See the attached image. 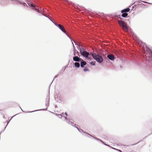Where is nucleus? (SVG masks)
Wrapping results in <instances>:
<instances>
[{
    "mask_svg": "<svg viewBox=\"0 0 152 152\" xmlns=\"http://www.w3.org/2000/svg\"><path fill=\"white\" fill-rule=\"evenodd\" d=\"M82 132H84V133H86V132H84L83 131V130H82Z\"/></svg>",
    "mask_w": 152,
    "mask_h": 152,
    "instance_id": "obj_17",
    "label": "nucleus"
},
{
    "mask_svg": "<svg viewBox=\"0 0 152 152\" xmlns=\"http://www.w3.org/2000/svg\"><path fill=\"white\" fill-rule=\"evenodd\" d=\"M88 69L86 68H85L84 69V71L85 72H87V71H88Z\"/></svg>",
    "mask_w": 152,
    "mask_h": 152,
    "instance_id": "obj_12",
    "label": "nucleus"
},
{
    "mask_svg": "<svg viewBox=\"0 0 152 152\" xmlns=\"http://www.w3.org/2000/svg\"><path fill=\"white\" fill-rule=\"evenodd\" d=\"M86 61H81L80 63V66L81 67H83L84 65H86Z\"/></svg>",
    "mask_w": 152,
    "mask_h": 152,
    "instance_id": "obj_8",
    "label": "nucleus"
},
{
    "mask_svg": "<svg viewBox=\"0 0 152 152\" xmlns=\"http://www.w3.org/2000/svg\"><path fill=\"white\" fill-rule=\"evenodd\" d=\"M58 26L59 28L64 33H65L66 34V30L64 28V27L61 24H58Z\"/></svg>",
    "mask_w": 152,
    "mask_h": 152,
    "instance_id": "obj_4",
    "label": "nucleus"
},
{
    "mask_svg": "<svg viewBox=\"0 0 152 152\" xmlns=\"http://www.w3.org/2000/svg\"><path fill=\"white\" fill-rule=\"evenodd\" d=\"M81 59L77 56H75L73 57V60L75 61L79 62L81 61Z\"/></svg>",
    "mask_w": 152,
    "mask_h": 152,
    "instance_id": "obj_5",
    "label": "nucleus"
},
{
    "mask_svg": "<svg viewBox=\"0 0 152 152\" xmlns=\"http://www.w3.org/2000/svg\"><path fill=\"white\" fill-rule=\"evenodd\" d=\"M151 54H152V52H151Z\"/></svg>",
    "mask_w": 152,
    "mask_h": 152,
    "instance_id": "obj_24",
    "label": "nucleus"
},
{
    "mask_svg": "<svg viewBox=\"0 0 152 152\" xmlns=\"http://www.w3.org/2000/svg\"><path fill=\"white\" fill-rule=\"evenodd\" d=\"M76 128L78 129V130L79 131V128L77 127H76Z\"/></svg>",
    "mask_w": 152,
    "mask_h": 152,
    "instance_id": "obj_18",
    "label": "nucleus"
},
{
    "mask_svg": "<svg viewBox=\"0 0 152 152\" xmlns=\"http://www.w3.org/2000/svg\"><path fill=\"white\" fill-rule=\"evenodd\" d=\"M128 15V14L126 13L123 12L122 15V16L123 17H126Z\"/></svg>",
    "mask_w": 152,
    "mask_h": 152,
    "instance_id": "obj_10",
    "label": "nucleus"
},
{
    "mask_svg": "<svg viewBox=\"0 0 152 152\" xmlns=\"http://www.w3.org/2000/svg\"><path fill=\"white\" fill-rule=\"evenodd\" d=\"M9 121H8L7 123V124H8L9 123Z\"/></svg>",
    "mask_w": 152,
    "mask_h": 152,
    "instance_id": "obj_19",
    "label": "nucleus"
},
{
    "mask_svg": "<svg viewBox=\"0 0 152 152\" xmlns=\"http://www.w3.org/2000/svg\"><path fill=\"white\" fill-rule=\"evenodd\" d=\"M141 1L143 2H144V3H146V2H144V1Z\"/></svg>",
    "mask_w": 152,
    "mask_h": 152,
    "instance_id": "obj_21",
    "label": "nucleus"
},
{
    "mask_svg": "<svg viewBox=\"0 0 152 152\" xmlns=\"http://www.w3.org/2000/svg\"><path fill=\"white\" fill-rule=\"evenodd\" d=\"M54 23L56 25V26H58V24H57L56 22H55V23Z\"/></svg>",
    "mask_w": 152,
    "mask_h": 152,
    "instance_id": "obj_15",
    "label": "nucleus"
},
{
    "mask_svg": "<svg viewBox=\"0 0 152 152\" xmlns=\"http://www.w3.org/2000/svg\"><path fill=\"white\" fill-rule=\"evenodd\" d=\"M34 10H35V11H36L37 12H38L39 13H40V12L37 9L34 8Z\"/></svg>",
    "mask_w": 152,
    "mask_h": 152,
    "instance_id": "obj_11",
    "label": "nucleus"
},
{
    "mask_svg": "<svg viewBox=\"0 0 152 152\" xmlns=\"http://www.w3.org/2000/svg\"><path fill=\"white\" fill-rule=\"evenodd\" d=\"M130 10V9H129V8H128L124 9L123 10H121V12L122 13L127 12H128Z\"/></svg>",
    "mask_w": 152,
    "mask_h": 152,
    "instance_id": "obj_7",
    "label": "nucleus"
},
{
    "mask_svg": "<svg viewBox=\"0 0 152 152\" xmlns=\"http://www.w3.org/2000/svg\"><path fill=\"white\" fill-rule=\"evenodd\" d=\"M115 149V150H118V151H120V152H122V151H121V150H118V149Z\"/></svg>",
    "mask_w": 152,
    "mask_h": 152,
    "instance_id": "obj_16",
    "label": "nucleus"
},
{
    "mask_svg": "<svg viewBox=\"0 0 152 152\" xmlns=\"http://www.w3.org/2000/svg\"><path fill=\"white\" fill-rule=\"evenodd\" d=\"M23 5L24 6H27L26 5V4L25 3H23Z\"/></svg>",
    "mask_w": 152,
    "mask_h": 152,
    "instance_id": "obj_13",
    "label": "nucleus"
},
{
    "mask_svg": "<svg viewBox=\"0 0 152 152\" xmlns=\"http://www.w3.org/2000/svg\"><path fill=\"white\" fill-rule=\"evenodd\" d=\"M118 23L122 27L123 29L124 30L126 31H128V27H127L126 24L125 22L121 20H118Z\"/></svg>",
    "mask_w": 152,
    "mask_h": 152,
    "instance_id": "obj_2",
    "label": "nucleus"
},
{
    "mask_svg": "<svg viewBox=\"0 0 152 152\" xmlns=\"http://www.w3.org/2000/svg\"><path fill=\"white\" fill-rule=\"evenodd\" d=\"M107 57L109 59L111 60H113L114 59V56L113 55L110 54L108 55Z\"/></svg>",
    "mask_w": 152,
    "mask_h": 152,
    "instance_id": "obj_6",
    "label": "nucleus"
},
{
    "mask_svg": "<svg viewBox=\"0 0 152 152\" xmlns=\"http://www.w3.org/2000/svg\"><path fill=\"white\" fill-rule=\"evenodd\" d=\"M80 54L83 56L87 58L88 57L89 55V53L87 52L86 51H84V50L82 49L80 50Z\"/></svg>",
    "mask_w": 152,
    "mask_h": 152,
    "instance_id": "obj_3",
    "label": "nucleus"
},
{
    "mask_svg": "<svg viewBox=\"0 0 152 152\" xmlns=\"http://www.w3.org/2000/svg\"><path fill=\"white\" fill-rule=\"evenodd\" d=\"M74 55H75V54H74Z\"/></svg>",
    "mask_w": 152,
    "mask_h": 152,
    "instance_id": "obj_22",
    "label": "nucleus"
},
{
    "mask_svg": "<svg viewBox=\"0 0 152 152\" xmlns=\"http://www.w3.org/2000/svg\"><path fill=\"white\" fill-rule=\"evenodd\" d=\"M75 65L76 67L78 68L80 66V64L78 62H75Z\"/></svg>",
    "mask_w": 152,
    "mask_h": 152,
    "instance_id": "obj_9",
    "label": "nucleus"
},
{
    "mask_svg": "<svg viewBox=\"0 0 152 152\" xmlns=\"http://www.w3.org/2000/svg\"><path fill=\"white\" fill-rule=\"evenodd\" d=\"M31 5L32 7H35V6L34 5H33L32 4H31Z\"/></svg>",
    "mask_w": 152,
    "mask_h": 152,
    "instance_id": "obj_14",
    "label": "nucleus"
},
{
    "mask_svg": "<svg viewBox=\"0 0 152 152\" xmlns=\"http://www.w3.org/2000/svg\"><path fill=\"white\" fill-rule=\"evenodd\" d=\"M20 4H22V3H20Z\"/></svg>",
    "mask_w": 152,
    "mask_h": 152,
    "instance_id": "obj_23",
    "label": "nucleus"
},
{
    "mask_svg": "<svg viewBox=\"0 0 152 152\" xmlns=\"http://www.w3.org/2000/svg\"><path fill=\"white\" fill-rule=\"evenodd\" d=\"M65 114L66 115H67V114H66V113H65Z\"/></svg>",
    "mask_w": 152,
    "mask_h": 152,
    "instance_id": "obj_20",
    "label": "nucleus"
},
{
    "mask_svg": "<svg viewBox=\"0 0 152 152\" xmlns=\"http://www.w3.org/2000/svg\"><path fill=\"white\" fill-rule=\"evenodd\" d=\"M92 56L94 59L98 62L101 63L103 61V59L101 56L95 53L92 54Z\"/></svg>",
    "mask_w": 152,
    "mask_h": 152,
    "instance_id": "obj_1",
    "label": "nucleus"
}]
</instances>
